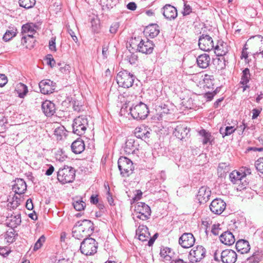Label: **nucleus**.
Returning <instances> with one entry per match:
<instances>
[{
	"label": "nucleus",
	"instance_id": "16",
	"mask_svg": "<svg viewBox=\"0 0 263 263\" xmlns=\"http://www.w3.org/2000/svg\"><path fill=\"white\" fill-rule=\"evenodd\" d=\"M6 217L5 224L11 228H16L17 226L20 225L21 223V217L20 213H17L15 215L12 214L9 216V214Z\"/></svg>",
	"mask_w": 263,
	"mask_h": 263
},
{
	"label": "nucleus",
	"instance_id": "4",
	"mask_svg": "<svg viewBox=\"0 0 263 263\" xmlns=\"http://www.w3.org/2000/svg\"><path fill=\"white\" fill-rule=\"evenodd\" d=\"M118 166L120 175L123 177H129L133 173L134 166L133 162L125 157H121L118 161Z\"/></svg>",
	"mask_w": 263,
	"mask_h": 263
},
{
	"label": "nucleus",
	"instance_id": "64",
	"mask_svg": "<svg viewBox=\"0 0 263 263\" xmlns=\"http://www.w3.org/2000/svg\"><path fill=\"white\" fill-rule=\"evenodd\" d=\"M247 260L250 263H255L258 261V259L254 255L248 257Z\"/></svg>",
	"mask_w": 263,
	"mask_h": 263
},
{
	"label": "nucleus",
	"instance_id": "34",
	"mask_svg": "<svg viewBox=\"0 0 263 263\" xmlns=\"http://www.w3.org/2000/svg\"><path fill=\"white\" fill-rule=\"evenodd\" d=\"M72 204L76 210L78 211L83 210L86 206L85 202L82 200L81 198L74 200Z\"/></svg>",
	"mask_w": 263,
	"mask_h": 263
},
{
	"label": "nucleus",
	"instance_id": "26",
	"mask_svg": "<svg viewBox=\"0 0 263 263\" xmlns=\"http://www.w3.org/2000/svg\"><path fill=\"white\" fill-rule=\"evenodd\" d=\"M210 57L207 54H202L198 57L196 62L198 66L201 68H206L210 62Z\"/></svg>",
	"mask_w": 263,
	"mask_h": 263
},
{
	"label": "nucleus",
	"instance_id": "32",
	"mask_svg": "<svg viewBox=\"0 0 263 263\" xmlns=\"http://www.w3.org/2000/svg\"><path fill=\"white\" fill-rule=\"evenodd\" d=\"M81 228H79V227H77L76 224L74 226L72 230V236L76 239H81L84 237L88 236L85 235L84 232H82Z\"/></svg>",
	"mask_w": 263,
	"mask_h": 263
},
{
	"label": "nucleus",
	"instance_id": "28",
	"mask_svg": "<svg viewBox=\"0 0 263 263\" xmlns=\"http://www.w3.org/2000/svg\"><path fill=\"white\" fill-rule=\"evenodd\" d=\"M37 28L38 27L35 24L27 23L22 26L21 33L22 34L27 33L34 34L36 32Z\"/></svg>",
	"mask_w": 263,
	"mask_h": 263
},
{
	"label": "nucleus",
	"instance_id": "54",
	"mask_svg": "<svg viewBox=\"0 0 263 263\" xmlns=\"http://www.w3.org/2000/svg\"><path fill=\"white\" fill-rule=\"evenodd\" d=\"M183 128H182V127H179V126H177L175 128V130L174 132V134H175V136H176L178 138H180V139L183 138V136H180L179 134H180V132L181 130H182L183 129Z\"/></svg>",
	"mask_w": 263,
	"mask_h": 263
},
{
	"label": "nucleus",
	"instance_id": "30",
	"mask_svg": "<svg viewBox=\"0 0 263 263\" xmlns=\"http://www.w3.org/2000/svg\"><path fill=\"white\" fill-rule=\"evenodd\" d=\"M28 91V87L24 83H18L15 87V92L21 98H24Z\"/></svg>",
	"mask_w": 263,
	"mask_h": 263
},
{
	"label": "nucleus",
	"instance_id": "18",
	"mask_svg": "<svg viewBox=\"0 0 263 263\" xmlns=\"http://www.w3.org/2000/svg\"><path fill=\"white\" fill-rule=\"evenodd\" d=\"M42 110L47 117H51L55 112V105L49 100H46L42 103Z\"/></svg>",
	"mask_w": 263,
	"mask_h": 263
},
{
	"label": "nucleus",
	"instance_id": "22",
	"mask_svg": "<svg viewBox=\"0 0 263 263\" xmlns=\"http://www.w3.org/2000/svg\"><path fill=\"white\" fill-rule=\"evenodd\" d=\"M136 235L138 236L139 239L142 241H147L150 237V233L148 228L144 225H140L136 230Z\"/></svg>",
	"mask_w": 263,
	"mask_h": 263
},
{
	"label": "nucleus",
	"instance_id": "45",
	"mask_svg": "<svg viewBox=\"0 0 263 263\" xmlns=\"http://www.w3.org/2000/svg\"><path fill=\"white\" fill-rule=\"evenodd\" d=\"M64 127L62 126L55 129L54 134L57 137L58 139H61L62 138L63 135L64 134Z\"/></svg>",
	"mask_w": 263,
	"mask_h": 263
},
{
	"label": "nucleus",
	"instance_id": "14",
	"mask_svg": "<svg viewBox=\"0 0 263 263\" xmlns=\"http://www.w3.org/2000/svg\"><path fill=\"white\" fill-rule=\"evenodd\" d=\"M75 224L81 228L82 232L87 236H90L93 232V223L89 220L84 219L78 221Z\"/></svg>",
	"mask_w": 263,
	"mask_h": 263
},
{
	"label": "nucleus",
	"instance_id": "60",
	"mask_svg": "<svg viewBox=\"0 0 263 263\" xmlns=\"http://www.w3.org/2000/svg\"><path fill=\"white\" fill-rule=\"evenodd\" d=\"M48 166H49V167L46 171V172H45V175L47 176L51 175L53 173V172L54 170V168L52 165H49Z\"/></svg>",
	"mask_w": 263,
	"mask_h": 263
},
{
	"label": "nucleus",
	"instance_id": "37",
	"mask_svg": "<svg viewBox=\"0 0 263 263\" xmlns=\"http://www.w3.org/2000/svg\"><path fill=\"white\" fill-rule=\"evenodd\" d=\"M214 48L215 49V54L218 56L224 55L228 52L227 49L223 47V44H221L220 45L217 44Z\"/></svg>",
	"mask_w": 263,
	"mask_h": 263
},
{
	"label": "nucleus",
	"instance_id": "3",
	"mask_svg": "<svg viewBox=\"0 0 263 263\" xmlns=\"http://www.w3.org/2000/svg\"><path fill=\"white\" fill-rule=\"evenodd\" d=\"M98 247V242L95 239L87 237L81 243L80 250L85 255H92L97 253Z\"/></svg>",
	"mask_w": 263,
	"mask_h": 263
},
{
	"label": "nucleus",
	"instance_id": "57",
	"mask_svg": "<svg viewBox=\"0 0 263 263\" xmlns=\"http://www.w3.org/2000/svg\"><path fill=\"white\" fill-rule=\"evenodd\" d=\"M246 127H247V126L246 125V124L244 123H242V124L241 125L238 126L237 127V129L238 131H239L238 134L239 135H242Z\"/></svg>",
	"mask_w": 263,
	"mask_h": 263
},
{
	"label": "nucleus",
	"instance_id": "62",
	"mask_svg": "<svg viewBox=\"0 0 263 263\" xmlns=\"http://www.w3.org/2000/svg\"><path fill=\"white\" fill-rule=\"evenodd\" d=\"M137 56L134 54H132L130 57L128 58V61L131 64H134L137 60Z\"/></svg>",
	"mask_w": 263,
	"mask_h": 263
},
{
	"label": "nucleus",
	"instance_id": "38",
	"mask_svg": "<svg viewBox=\"0 0 263 263\" xmlns=\"http://www.w3.org/2000/svg\"><path fill=\"white\" fill-rule=\"evenodd\" d=\"M160 254L161 256L163 257L165 260H170L172 258L173 253L170 248H165L161 250Z\"/></svg>",
	"mask_w": 263,
	"mask_h": 263
},
{
	"label": "nucleus",
	"instance_id": "50",
	"mask_svg": "<svg viewBox=\"0 0 263 263\" xmlns=\"http://www.w3.org/2000/svg\"><path fill=\"white\" fill-rule=\"evenodd\" d=\"M49 48L50 50L55 51V37H52L49 42Z\"/></svg>",
	"mask_w": 263,
	"mask_h": 263
},
{
	"label": "nucleus",
	"instance_id": "59",
	"mask_svg": "<svg viewBox=\"0 0 263 263\" xmlns=\"http://www.w3.org/2000/svg\"><path fill=\"white\" fill-rule=\"evenodd\" d=\"M34 34L30 33V34H28L27 36H23L22 37V43L24 45L25 43H27V40L29 39H33Z\"/></svg>",
	"mask_w": 263,
	"mask_h": 263
},
{
	"label": "nucleus",
	"instance_id": "35",
	"mask_svg": "<svg viewBox=\"0 0 263 263\" xmlns=\"http://www.w3.org/2000/svg\"><path fill=\"white\" fill-rule=\"evenodd\" d=\"M35 0H19V5L25 9L32 8L35 4Z\"/></svg>",
	"mask_w": 263,
	"mask_h": 263
},
{
	"label": "nucleus",
	"instance_id": "24",
	"mask_svg": "<svg viewBox=\"0 0 263 263\" xmlns=\"http://www.w3.org/2000/svg\"><path fill=\"white\" fill-rule=\"evenodd\" d=\"M199 135L202 138V142L203 145L209 144L212 145L214 142V138L211 133L205 129H202L199 132Z\"/></svg>",
	"mask_w": 263,
	"mask_h": 263
},
{
	"label": "nucleus",
	"instance_id": "20",
	"mask_svg": "<svg viewBox=\"0 0 263 263\" xmlns=\"http://www.w3.org/2000/svg\"><path fill=\"white\" fill-rule=\"evenodd\" d=\"M27 189V185L25 181L23 179H17L15 181V183L12 186L13 191L19 195L24 193Z\"/></svg>",
	"mask_w": 263,
	"mask_h": 263
},
{
	"label": "nucleus",
	"instance_id": "6",
	"mask_svg": "<svg viewBox=\"0 0 263 263\" xmlns=\"http://www.w3.org/2000/svg\"><path fill=\"white\" fill-rule=\"evenodd\" d=\"M88 119L86 116L82 115L74 119L72 124L73 132L79 136L84 135L88 126Z\"/></svg>",
	"mask_w": 263,
	"mask_h": 263
},
{
	"label": "nucleus",
	"instance_id": "15",
	"mask_svg": "<svg viewBox=\"0 0 263 263\" xmlns=\"http://www.w3.org/2000/svg\"><path fill=\"white\" fill-rule=\"evenodd\" d=\"M220 254L221 261L223 263H235L237 260V254L232 250L226 249Z\"/></svg>",
	"mask_w": 263,
	"mask_h": 263
},
{
	"label": "nucleus",
	"instance_id": "1",
	"mask_svg": "<svg viewBox=\"0 0 263 263\" xmlns=\"http://www.w3.org/2000/svg\"><path fill=\"white\" fill-rule=\"evenodd\" d=\"M229 178L233 183L238 184L236 187L237 191H242L249 189L245 173L241 174L237 171H233L230 174Z\"/></svg>",
	"mask_w": 263,
	"mask_h": 263
},
{
	"label": "nucleus",
	"instance_id": "48",
	"mask_svg": "<svg viewBox=\"0 0 263 263\" xmlns=\"http://www.w3.org/2000/svg\"><path fill=\"white\" fill-rule=\"evenodd\" d=\"M219 224H214L212 226L211 232L214 235H218L221 229L219 228Z\"/></svg>",
	"mask_w": 263,
	"mask_h": 263
},
{
	"label": "nucleus",
	"instance_id": "25",
	"mask_svg": "<svg viewBox=\"0 0 263 263\" xmlns=\"http://www.w3.org/2000/svg\"><path fill=\"white\" fill-rule=\"evenodd\" d=\"M71 150L74 154H81L85 149L84 141L80 139H77L71 144Z\"/></svg>",
	"mask_w": 263,
	"mask_h": 263
},
{
	"label": "nucleus",
	"instance_id": "2",
	"mask_svg": "<svg viewBox=\"0 0 263 263\" xmlns=\"http://www.w3.org/2000/svg\"><path fill=\"white\" fill-rule=\"evenodd\" d=\"M75 170L71 166L65 165L60 168L57 173V178L62 184L73 182L75 178Z\"/></svg>",
	"mask_w": 263,
	"mask_h": 263
},
{
	"label": "nucleus",
	"instance_id": "10",
	"mask_svg": "<svg viewBox=\"0 0 263 263\" xmlns=\"http://www.w3.org/2000/svg\"><path fill=\"white\" fill-rule=\"evenodd\" d=\"M226 203L220 198L214 199L210 205L211 212L217 215H220L226 209Z\"/></svg>",
	"mask_w": 263,
	"mask_h": 263
},
{
	"label": "nucleus",
	"instance_id": "46",
	"mask_svg": "<svg viewBox=\"0 0 263 263\" xmlns=\"http://www.w3.org/2000/svg\"><path fill=\"white\" fill-rule=\"evenodd\" d=\"M192 7L189 5L187 4L186 3H184L183 10L182 12L183 15L186 16L187 15H189L191 13H192Z\"/></svg>",
	"mask_w": 263,
	"mask_h": 263
},
{
	"label": "nucleus",
	"instance_id": "41",
	"mask_svg": "<svg viewBox=\"0 0 263 263\" xmlns=\"http://www.w3.org/2000/svg\"><path fill=\"white\" fill-rule=\"evenodd\" d=\"M236 128H234V126H227L224 130L221 128L220 129V133L222 135L223 137L230 135L233 133Z\"/></svg>",
	"mask_w": 263,
	"mask_h": 263
},
{
	"label": "nucleus",
	"instance_id": "23",
	"mask_svg": "<svg viewBox=\"0 0 263 263\" xmlns=\"http://www.w3.org/2000/svg\"><path fill=\"white\" fill-rule=\"evenodd\" d=\"M236 249L241 254L247 253L250 250V246L248 241L243 239L239 240L236 242Z\"/></svg>",
	"mask_w": 263,
	"mask_h": 263
},
{
	"label": "nucleus",
	"instance_id": "29",
	"mask_svg": "<svg viewBox=\"0 0 263 263\" xmlns=\"http://www.w3.org/2000/svg\"><path fill=\"white\" fill-rule=\"evenodd\" d=\"M146 31L149 34V36L154 38L157 36L159 32V27L156 24H152L146 27Z\"/></svg>",
	"mask_w": 263,
	"mask_h": 263
},
{
	"label": "nucleus",
	"instance_id": "58",
	"mask_svg": "<svg viewBox=\"0 0 263 263\" xmlns=\"http://www.w3.org/2000/svg\"><path fill=\"white\" fill-rule=\"evenodd\" d=\"M127 8L132 11L135 10L137 8V5L135 2H130L127 5Z\"/></svg>",
	"mask_w": 263,
	"mask_h": 263
},
{
	"label": "nucleus",
	"instance_id": "5",
	"mask_svg": "<svg viewBox=\"0 0 263 263\" xmlns=\"http://www.w3.org/2000/svg\"><path fill=\"white\" fill-rule=\"evenodd\" d=\"M149 110L147 106L140 102L130 108V114L134 119L137 120L145 119L148 115Z\"/></svg>",
	"mask_w": 263,
	"mask_h": 263
},
{
	"label": "nucleus",
	"instance_id": "7",
	"mask_svg": "<svg viewBox=\"0 0 263 263\" xmlns=\"http://www.w3.org/2000/svg\"><path fill=\"white\" fill-rule=\"evenodd\" d=\"M134 212L137 218L146 220L149 218L151 210L144 202H139L135 205Z\"/></svg>",
	"mask_w": 263,
	"mask_h": 263
},
{
	"label": "nucleus",
	"instance_id": "33",
	"mask_svg": "<svg viewBox=\"0 0 263 263\" xmlns=\"http://www.w3.org/2000/svg\"><path fill=\"white\" fill-rule=\"evenodd\" d=\"M16 29L12 28L11 30H8L3 36V39L5 42H8L11 40L16 35Z\"/></svg>",
	"mask_w": 263,
	"mask_h": 263
},
{
	"label": "nucleus",
	"instance_id": "11",
	"mask_svg": "<svg viewBox=\"0 0 263 263\" xmlns=\"http://www.w3.org/2000/svg\"><path fill=\"white\" fill-rule=\"evenodd\" d=\"M154 44L153 42L146 39L141 40L137 46V50L142 53L149 54L153 52Z\"/></svg>",
	"mask_w": 263,
	"mask_h": 263
},
{
	"label": "nucleus",
	"instance_id": "19",
	"mask_svg": "<svg viewBox=\"0 0 263 263\" xmlns=\"http://www.w3.org/2000/svg\"><path fill=\"white\" fill-rule=\"evenodd\" d=\"M135 78L134 75L126 70H123L118 73L116 80L117 82H119L120 81H121V82H125L126 81L128 82H134Z\"/></svg>",
	"mask_w": 263,
	"mask_h": 263
},
{
	"label": "nucleus",
	"instance_id": "47",
	"mask_svg": "<svg viewBox=\"0 0 263 263\" xmlns=\"http://www.w3.org/2000/svg\"><path fill=\"white\" fill-rule=\"evenodd\" d=\"M119 26L120 25L118 22H115L112 23L110 27V33L111 34H115L117 32Z\"/></svg>",
	"mask_w": 263,
	"mask_h": 263
},
{
	"label": "nucleus",
	"instance_id": "53",
	"mask_svg": "<svg viewBox=\"0 0 263 263\" xmlns=\"http://www.w3.org/2000/svg\"><path fill=\"white\" fill-rule=\"evenodd\" d=\"M70 66L69 65L65 64L64 67H60L59 70L64 73H68L70 72Z\"/></svg>",
	"mask_w": 263,
	"mask_h": 263
},
{
	"label": "nucleus",
	"instance_id": "17",
	"mask_svg": "<svg viewBox=\"0 0 263 263\" xmlns=\"http://www.w3.org/2000/svg\"><path fill=\"white\" fill-rule=\"evenodd\" d=\"M211 196V191L210 189L206 186H201L197 195V198L200 203L206 202Z\"/></svg>",
	"mask_w": 263,
	"mask_h": 263
},
{
	"label": "nucleus",
	"instance_id": "39",
	"mask_svg": "<svg viewBox=\"0 0 263 263\" xmlns=\"http://www.w3.org/2000/svg\"><path fill=\"white\" fill-rule=\"evenodd\" d=\"M103 7L105 6L108 9L112 8L118 3V0H101Z\"/></svg>",
	"mask_w": 263,
	"mask_h": 263
},
{
	"label": "nucleus",
	"instance_id": "12",
	"mask_svg": "<svg viewBox=\"0 0 263 263\" xmlns=\"http://www.w3.org/2000/svg\"><path fill=\"white\" fill-rule=\"evenodd\" d=\"M195 242L193 235L191 233H184L179 239V245L184 248L193 247Z\"/></svg>",
	"mask_w": 263,
	"mask_h": 263
},
{
	"label": "nucleus",
	"instance_id": "61",
	"mask_svg": "<svg viewBox=\"0 0 263 263\" xmlns=\"http://www.w3.org/2000/svg\"><path fill=\"white\" fill-rule=\"evenodd\" d=\"M158 234L157 233H156L154 235V236L152 237H151L150 239L148 240V243L147 245L149 246H151L153 245V244L154 243L155 240H156V239L158 237Z\"/></svg>",
	"mask_w": 263,
	"mask_h": 263
},
{
	"label": "nucleus",
	"instance_id": "27",
	"mask_svg": "<svg viewBox=\"0 0 263 263\" xmlns=\"http://www.w3.org/2000/svg\"><path fill=\"white\" fill-rule=\"evenodd\" d=\"M55 83H38L41 93L46 95L51 93L55 89Z\"/></svg>",
	"mask_w": 263,
	"mask_h": 263
},
{
	"label": "nucleus",
	"instance_id": "63",
	"mask_svg": "<svg viewBox=\"0 0 263 263\" xmlns=\"http://www.w3.org/2000/svg\"><path fill=\"white\" fill-rule=\"evenodd\" d=\"M203 80L204 81H213L215 80L214 79V77L212 75H209V74H204V78L203 79Z\"/></svg>",
	"mask_w": 263,
	"mask_h": 263
},
{
	"label": "nucleus",
	"instance_id": "31",
	"mask_svg": "<svg viewBox=\"0 0 263 263\" xmlns=\"http://www.w3.org/2000/svg\"><path fill=\"white\" fill-rule=\"evenodd\" d=\"M136 149L135 145V140L133 139H128L125 144L124 151L126 154H132Z\"/></svg>",
	"mask_w": 263,
	"mask_h": 263
},
{
	"label": "nucleus",
	"instance_id": "56",
	"mask_svg": "<svg viewBox=\"0 0 263 263\" xmlns=\"http://www.w3.org/2000/svg\"><path fill=\"white\" fill-rule=\"evenodd\" d=\"M26 207L29 210H31L33 209V205L32 201L30 198L27 199V200L26 202Z\"/></svg>",
	"mask_w": 263,
	"mask_h": 263
},
{
	"label": "nucleus",
	"instance_id": "9",
	"mask_svg": "<svg viewBox=\"0 0 263 263\" xmlns=\"http://www.w3.org/2000/svg\"><path fill=\"white\" fill-rule=\"evenodd\" d=\"M198 45L200 49L205 51H210L214 47L212 38L208 34H202L200 36Z\"/></svg>",
	"mask_w": 263,
	"mask_h": 263
},
{
	"label": "nucleus",
	"instance_id": "55",
	"mask_svg": "<svg viewBox=\"0 0 263 263\" xmlns=\"http://www.w3.org/2000/svg\"><path fill=\"white\" fill-rule=\"evenodd\" d=\"M203 97L208 101H210L213 99L214 95L212 92H208L203 95Z\"/></svg>",
	"mask_w": 263,
	"mask_h": 263
},
{
	"label": "nucleus",
	"instance_id": "40",
	"mask_svg": "<svg viewBox=\"0 0 263 263\" xmlns=\"http://www.w3.org/2000/svg\"><path fill=\"white\" fill-rule=\"evenodd\" d=\"M250 76V70L248 68H245L242 71L241 80L240 82H249Z\"/></svg>",
	"mask_w": 263,
	"mask_h": 263
},
{
	"label": "nucleus",
	"instance_id": "51",
	"mask_svg": "<svg viewBox=\"0 0 263 263\" xmlns=\"http://www.w3.org/2000/svg\"><path fill=\"white\" fill-rule=\"evenodd\" d=\"M5 123H6V119L4 115L0 113V130H2L5 128Z\"/></svg>",
	"mask_w": 263,
	"mask_h": 263
},
{
	"label": "nucleus",
	"instance_id": "49",
	"mask_svg": "<svg viewBox=\"0 0 263 263\" xmlns=\"http://www.w3.org/2000/svg\"><path fill=\"white\" fill-rule=\"evenodd\" d=\"M47 64L51 67H53L55 63V60L52 57L51 54H48L46 58Z\"/></svg>",
	"mask_w": 263,
	"mask_h": 263
},
{
	"label": "nucleus",
	"instance_id": "13",
	"mask_svg": "<svg viewBox=\"0 0 263 263\" xmlns=\"http://www.w3.org/2000/svg\"><path fill=\"white\" fill-rule=\"evenodd\" d=\"M161 13L169 21L175 20L178 15L177 9L170 4H166L161 9Z\"/></svg>",
	"mask_w": 263,
	"mask_h": 263
},
{
	"label": "nucleus",
	"instance_id": "42",
	"mask_svg": "<svg viewBox=\"0 0 263 263\" xmlns=\"http://www.w3.org/2000/svg\"><path fill=\"white\" fill-rule=\"evenodd\" d=\"M146 130L145 127H136L135 129V136L140 139H143L144 137V133Z\"/></svg>",
	"mask_w": 263,
	"mask_h": 263
},
{
	"label": "nucleus",
	"instance_id": "36",
	"mask_svg": "<svg viewBox=\"0 0 263 263\" xmlns=\"http://www.w3.org/2000/svg\"><path fill=\"white\" fill-rule=\"evenodd\" d=\"M16 235H17V234H16L15 230L13 228H11L6 232L5 239L8 242L11 243L15 240Z\"/></svg>",
	"mask_w": 263,
	"mask_h": 263
},
{
	"label": "nucleus",
	"instance_id": "52",
	"mask_svg": "<svg viewBox=\"0 0 263 263\" xmlns=\"http://www.w3.org/2000/svg\"><path fill=\"white\" fill-rule=\"evenodd\" d=\"M68 32L70 34V35L71 36V37L72 39V40H73V41L76 43H77L78 44H79L78 37L76 35L75 33L74 32V31L72 29L68 28Z\"/></svg>",
	"mask_w": 263,
	"mask_h": 263
},
{
	"label": "nucleus",
	"instance_id": "8",
	"mask_svg": "<svg viewBox=\"0 0 263 263\" xmlns=\"http://www.w3.org/2000/svg\"><path fill=\"white\" fill-rule=\"evenodd\" d=\"M205 254V249L202 246H197L191 250L188 258L192 263L198 262L204 258Z\"/></svg>",
	"mask_w": 263,
	"mask_h": 263
},
{
	"label": "nucleus",
	"instance_id": "21",
	"mask_svg": "<svg viewBox=\"0 0 263 263\" xmlns=\"http://www.w3.org/2000/svg\"><path fill=\"white\" fill-rule=\"evenodd\" d=\"M220 240L222 243L228 246L233 245L235 241L234 236L229 231L224 232L220 235Z\"/></svg>",
	"mask_w": 263,
	"mask_h": 263
},
{
	"label": "nucleus",
	"instance_id": "44",
	"mask_svg": "<svg viewBox=\"0 0 263 263\" xmlns=\"http://www.w3.org/2000/svg\"><path fill=\"white\" fill-rule=\"evenodd\" d=\"M255 166L258 172L263 174V157L259 158L255 161Z\"/></svg>",
	"mask_w": 263,
	"mask_h": 263
},
{
	"label": "nucleus",
	"instance_id": "43",
	"mask_svg": "<svg viewBox=\"0 0 263 263\" xmlns=\"http://www.w3.org/2000/svg\"><path fill=\"white\" fill-rule=\"evenodd\" d=\"M45 241V236L44 235H42L39 238V239L37 240V241L35 242V243L34 246L33 250L36 251L38 249H39L40 248H41L43 245V243Z\"/></svg>",
	"mask_w": 263,
	"mask_h": 263
}]
</instances>
